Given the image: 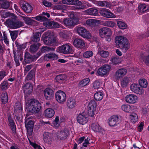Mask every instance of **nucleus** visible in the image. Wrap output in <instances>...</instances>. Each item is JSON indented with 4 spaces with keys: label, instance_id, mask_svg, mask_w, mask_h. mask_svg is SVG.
<instances>
[{
    "label": "nucleus",
    "instance_id": "nucleus-1",
    "mask_svg": "<svg viewBox=\"0 0 149 149\" xmlns=\"http://www.w3.org/2000/svg\"><path fill=\"white\" fill-rule=\"evenodd\" d=\"M25 108L26 112L25 119V127L27 130L28 136H30L33 132L34 122L32 120L33 117L29 115L32 113L38 112L41 109V107L38 101L31 100L26 102Z\"/></svg>",
    "mask_w": 149,
    "mask_h": 149
},
{
    "label": "nucleus",
    "instance_id": "nucleus-2",
    "mask_svg": "<svg viewBox=\"0 0 149 149\" xmlns=\"http://www.w3.org/2000/svg\"><path fill=\"white\" fill-rule=\"evenodd\" d=\"M76 31L79 35L84 38L88 39H91V41H96L97 38L95 37H91V33L88 31L84 28L78 27L76 29Z\"/></svg>",
    "mask_w": 149,
    "mask_h": 149
},
{
    "label": "nucleus",
    "instance_id": "nucleus-3",
    "mask_svg": "<svg viewBox=\"0 0 149 149\" xmlns=\"http://www.w3.org/2000/svg\"><path fill=\"white\" fill-rule=\"evenodd\" d=\"M62 3L64 4H72L75 5V7L77 9H84L86 7V5L82 4L78 0H63Z\"/></svg>",
    "mask_w": 149,
    "mask_h": 149
},
{
    "label": "nucleus",
    "instance_id": "nucleus-4",
    "mask_svg": "<svg viewBox=\"0 0 149 149\" xmlns=\"http://www.w3.org/2000/svg\"><path fill=\"white\" fill-rule=\"evenodd\" d=\"M56 51L57 52L64 54H70L72 52L71 46L69 44H65L58 47L56 49Z\"/></svg>",
    "mask_w": 149,
    "mask_h": 149
},
{
    "label": "nucleus",
    "instance_id": "nucleus-5",
    "mask_svg": "<svg viewBox=\"0 0 149 149\" xmlns=\"http://www.w3.org/2000/svg\"><path fill=\"white\" fill-rule=\"evenodd\" d=\"M70 18L66 19L63 20V22L65 25L67 26H71L78 23L79 19L74 16V15L71 13L70 15Z\"/></svg>",
    "mask_w": 149,
    "mask_h": 149
},
{
    "label": "nucleus",
    "instance_id": "nucleus-6",
    "mask_svg": "<svg viewBox=\"0 0 149 149\" xmlns=\"http://www.w3.org/2000/svg\"><path fill=\"white\" fill-rule=\"evenodd\" d=\"M97 103L94 100H91L88 107V114L89 116L93 117L96 112Z\"/></svg>",
    "mask_w": 149,
    "mask_h": 149
},
{
    "label": "nucleus",
    "instance_id": "nucleus-7",
    "mask_svg": "<svg viewBox=\"0 0 149 149\" xmlns=\"http://www.w3.org/2000/svg\"><path fill=\"white\" fill-rule=\"evenodd\" d=\"M22 89L25 95V105H26V102H28L31 100L37 101L36 100L33 99H30L29 100H28L27 97V95L30 94L33 91V88L31 84L29 83H26L23 86Z\"/></svg>",
    "mask_w": 149,
    "mask_h": 149
},
{
    "label": "nucleus",
    "instance_id": "nucleus-8",
    "mask_svg": "<svg viewBox=\"0 0 149 149\" xmlns=\"http://www.w3.org/2000/svg\"><path fill=\"white\" fill-rule=\"evenodd\" d=\"M55 98L56 101L60 104H63L66 100L65 93L61 91H58L55 93Z\"/></svg>",
    "mask_w": 149,
    "mask_h": 149
},
{
    "label": "nucleus",
    "instance_id": "nucleus-9",
    "mask_svg": "<svg viewBox=\"0 0 149 149\" xmlns=\"http://www.w3.org/2000/svg\"><path fill=\"white\" fill-rule=\"evenodd\" d=\"M124 100L128 103L134 104L138 102L139 99L136 95L130 94L127 95L125 97Z\"/></svg>",
    "mask_w": 149,
    "mask_h": 149
},
{
    "label": "nucleus",
    "instance_id": "nucleus-10",
    "mask_svg": "<svg viewBox=\"0 0 149 149\" xmlns=\"http://www.w3.org/2000/svg\"><path fill=\"white\" fill-rule=\"evenodd\" d=\"M130 89L131 91L136 94L142 95L144 93V90L136 83H133L131 85Z\"/></svg>",
    "mask_w": 149,
    "mask_h": 149
},
{
    "label": "nucleus",
    "instance_id": "nucleus-11",
    "mask_svg": "<svg viewBox=\"0 0 149 149\" xmlns=\"http://www.w3.org/2000/svg\"><path fill=\"white\" fill-rule=\"evenodd\" d=\"M111 69V67L108 65H103L97 71L98 74L100 76H104L107 74Z\"/></svg>",
    "mask_w": 149,
    "mask_h": 149
},
{
    "label": "nucleus",
    "instance_id": "nucleus-12",
    "mask_svg": "<svg viewBox=\"0 0 149 149\" xmlns=\"http://www.w3.org/2000/svg\"><path fill=\"white\" fill-rule=\"evenodd\" d=\"M42 38L44 44L47 45H50L55 41L53 36L48 33H45L43 34Z\"/></svg>",
    "mask_w": 149,
    "mask_h": 149
},
{
    "label": "nucleus",
    "instance_id": "nucleus-13",
    "mask_svg": "<svg viewBox=\"0 0 149 149\" xmlns=\"http://www.w3.org/2000/svg\"><path fill=\"white\" fill-rule=\"evenodd\" d=\"M6 23L9 27L13 29L18 28L23 26V22L20 21L13 22L11 20L8 19Z\"/></svg>",
    "mask_w": 149,
    "mask_h": 149
},
{
    "label": "nucleus",
    "instance_id": "nucleus-14",
    "mask_svg": "<svg viewBox=\"0 0 149 149\" xmlns=\"http://www.w3.org/2000/svg\"><path fill=\"white\" fill-rule=\"evenodd\" d=\"M100 15L105 17L108 18H115L116 16L109 9L106 8H102L100 11Z\"/></svg>",
    "mask_w": 149,
    "mask_h": 149
},
{
    "label": "nucleus",
    "instance_id": "nucleus-15",
    "mask_svg": "<svg viewBox=\"0 0 149 149\" xmlns=\"http://www.w3.org/2000/svg\"><path fill=\"white\" fill-rule=\"evenodd\" d=\"M88 118L87 116L84 113L79 114L77 117L78 122L80 124L84 125L88 122Z\"/></svg>",
    "mask_w": 149,
    "mask_h": 149
},
{
    "label": "nucleus",
    "instance_id": "nucleus-16",
    "mask_svg": "<svg viewBox=\"0 0 149 149\" xmlns=\"http://www.w3.org/2000/svg\"><path fill=\"white\" fill-rule=\"evenodd\" d=\"M127 38L123 36H117L115 38V43L117 47H120L124 42L127 41Z\"/></svg>",
    "mask_w": 149,
    "mask_h": 149
},
{
    "label": "nucleus",
    "instance_id": "nucleus-17",
    "mask_svg": "<svg viewBox=\"0 0 149 149\" xmlns=\"http://www.w3.org/2000/svg\"><path fill=\"white\" fill-rule=\"evenodd\" d=\"M44 94L45 98L47 100L52 99L54 96V92L53 90L49 88H47L44 91Z\"/></svg>",
    "mask_w": 149,
    "mask_h": 149
},
{
    "label": "nucleus",
    "instance_id": "nucleus-18",
    "mask_svg": "<svg viewBox=\"0 0 149 149\" xmlns=\"http://www.w3.org/2000/svg\"><path fill=\"white\" fill-rule=\"evenodd\" d=\"M127 73V70L125 68H121L117 70L115 74V77L119 79L125 75Z\"/></svg>",
    "mask_w": 149,
    "mask_h": 149
},
{
    "label": "nucleus",
    "instance_id": "nucleus-19",
    "mask_svg": "<svg viewBox=\"0 0 149 149\" xmlns=\"http://www.w3.org/2000/svg\"><path fill=\"white\" fill-rule=\"evenodd\" d=\"M108 123L111 127H115L119 124L118 118L116 115L111 116L109 119Z\"/></svg>",
    "mask_w": 149,
    "mask_h": 149
},
{
    "label": "nucleus",
    "instance_id": "nucleus-20",
    "mask_svg": "<svg viewBox=\"0 0 149 149\" xmlns=\"http://www.w3.org/2000/svg\"><path fill=\"white\" fill-rule=\"evenodd\" d=\"M69 135V132L66 129H64L58 132L57 134L58 138L61 140L66 139Z\"/></svg>",
    "mask_w": 149,
    "mask_h": 149
},
{
    "label": "nucleus",
    "instance_id": "nucleus-21",
    "mask_svg": "<svg viewBox=\"0 0 149 149\" xmlns=\"http://www.w3.org/2000/svg\"><path fill=\"white\" fill-rule=\"evenodd\" d=\"M73 44L74 46L78 48H83L85 46L84 41L80 39H75L73 42Z\"/></svg>",
    "mask_w": 149,
    "mask_h": 149
},
{
    "label": "nucleus",
    "instance_id": "nucleus-22",
    "mask_svg": "<svg viewBox=\"0 0 149 149\" xmlns=\"http://www.w3.org/2000/svg\"><path fill=\"white\" fill-rule=\"evenodd\" d=\"M21 6L22 9L25 12L27 13H31L33 10V8L31 6L30 4L25 2L21 3Z\"/></svg>",
    "mask_w": 149,
    "mask_h": 149
},
{
    "label": "nucleus",
    "instance_id": "nucleus-23",
    "mask_svg": "<svg viewBox=\"0 0 149 149\" xmlns=\"http://www.w3.org/2000/svg\"><path fill=\"white\" fill-rule=\"evenodd\" d=\"M149 9V6L144 4H142L138 6V13L140 15H141L143 13L148 11Z\"/></svg>",
    "mask_w": 149,
    "mask_h": 149
},
{
    "label": "nucleus",
    "instance_id": "nucleus-24",
    "mask_svg": "<svg viewBox=\"0 0 149 149\" xmlns=\"http://www.w3.org/2000/svg\"><path fill=\"white\" fill-rule=\"evenodd\" d=\"M86 24L93 27L95 26L97 24H101L100 21L96 19H89L86 20Z\"/></svg>",
    "mask_w": 149,
    "mask_h": 149
},
{
    "label": "nucleus",
    "instance_id": "nucleus-25",
    "mask_svg": "<svg viewBox=\"0 0 149 149\" xmlns=\"http://www.w3.org/2000/svg\"><path fill=\"white\" fill-rule=\"evenodd\" d=\"M58 56L54 53H50L46 54L44 57V59L45 61L49 60H54L58 59Z\"/></svg>",
    "mask_w": 149,
    "mask_h": 149
},
{
    "label": "nucleus",
    "instance_id": "nucleus-26",
    "mask_svg": "<svg viewBox=\"0 0 149 149\" xmlns=\"http://www.w3.org/2000/svg\"><path fill=\"white\" fill-rule=\"evenodd\" d=\"M53 136V134L48 132H45L43 134V140L46 143H49L52 140Z\"/></svg>",
    "mask_w": 149,
    "mask_h": 149
},
{
    "label": "nucleus",
    "instance_id": "nucleus-27",
    "mask_svg": "<svg viewBox=\"0 0 149 149\" xmlns=\"http://www.w3.org/2000/svg\"><path fill=\"white\" fill-rule=\"evenodd\" d=\"M67 106L70 109H72L75 107L76 106L75 100L73 97L69 98L67 102Z\"/></svg>",
    "mask_w": 149,
    "mask_h": 149
},
{
    "label": "nucleus",
    "instance_id": "nucleus-28",
    "mask_svg": "<svg viewBox=\"0 0 149 149\" xmlns=\"http://www.w3.org/2000/svg\"><path fill=\"white\" fill-rule=\"evenodd\" d=\"M112 34V30L109 28L107 27L105 34V38L106 40L110 42L111 39V36Z\"/></svg>",
    "mask_w": 149,
    "mask_h": 149
},
{
    "label": "nucleus",
    "instance_id": "nucleus-29",
    "mask_svg": "<svg viewBox=\"0 0 149 149\" xmlns=\"http://www.w3.org/2000/svg\"><path fill=\"white\" fill-rule=\"evenodd\" d=\"M44 114L45 116L49 118H52L54 115L55 111L54 109L51 108H48L45 111Z\"/></svg>",
    "mask_w": 149,
    "mask_h": 149
},
{
    "label": "nucleus",
    "instance_id": "nucleus-30",
    "mask_svg": "<svg viewBox=\"0 0 149 149\" xmlns=\"http://www.w3.org/2000/svg\"><path fill=\"white\" fill-rule=\"evenodd\" d=\"M15 113L16 115L21 114L22 112V106L21 103L19 102H17L15 104Z\"/></svg>",
    "mask_w": 149,
    "mask_h": 149
},
{
    "label": "nucleus",
    "instance_id": "nucleus-31",
    "mask_svg": "<svg viewBox=\"0 0 149 149\" xmlns=\"http://www.w3.org/2000/svg\"><path fill=\"white\" fill-rule=\"evenodd\" d=\"M90 81V79L88 78L84 79L81 80L79 82L78 87L80 88L88 85Z\"/></svg>",
    "mask_w": 149,
    "mask_h": 149
},
{
    "label": "nucleus",
    "instance_id": "nucleus-32",
    "mask_svg": "<svg viewBox=\"0 0 149 149\" xmlns=\"http://www.w3.org/2000/svg\"><path fill=\"white\" fill-rule=\"evenodd\" d=\"M45 124H49L52 126H53L55 128H58L60 124L58 117H56L55 120L53 121L52 123L51 124L49 122H45Z\"/></svg>",
    "mask_w": 149,
    "mask_h": 149
},
{
    "label": "nucleus",
    "instance_id": "nucleus-33",
    "mask_svg": "<svg viewBox=\"0 0 149 149\" xmlns=\"http://www.w3.org/2000/svg\"><path fill=\"white\" fill-rule=\"evenodd\" d=\"M86 15H96L98 14V11L96 9L89 8L84 12Z\"/></svg>",
    "mask_w": 149,
    "mask_h": 149
},
{
    "label": "nucleus",
    "instance_id": "nucleus-34",
    "mask_svg": "<svg viewBox=\"0 0 149 149\" xmlns=\"http://www.w3.org/2000/svg\"><path fill=\"white\" fill-rule=\"evenodd\" d=\"M91 127L95 132H99L101 130V127L97 122L93 123L91 126Z\"/></svg>",
    "mask_w": 149,
    "mask_h": 149
},
{
    "label": "nucleus",
    "instance_id": "nucleus-35",
    "mask_svg": "<svg viewBox=\"0 0 149 149\" xmlns=\"http://www.w3.org/2000/svg\"><path fill=\"white\" fill-rule=\"evenodd\" d=\"M139 84L142 88H146L148 84V81L146 79L144 78H141L139 80Z\"/></svg>",
    "mask_w": 149,
    "mask_h": 149
},
{
    "label": "nucleus",
    "instance_id": "nucleus-36",
    "mask_svg": "<svg viewBox=\"0 0 149 149\" xmlns=\"http://www.w3.org/2000/svg\"><path fill=\"white\" fill-rule=\"evenodd\" d=\"M129 119L131 122L135 123L138 120V116L135 113H132L130 115Z\"/></svg>",
    "mask_w": 149,
    "mask_h": 149
},
{
    "label": "nucleus",
    "instance_id": "nucleus-37",
    "mask_svg": "<svg viewBox=\"0 0 149 149\" xmlns=\"http://www.w3.org/2000/svg\"><path fill=\"white\" fill-rule=\"evenodd\" d=\"M131 108L130 105L126 104H123L121 107L122 110L126 113H129L130 112Z\"/></svg>",
    "mask_w": 149,
    "mask_h": 149
},
{
    "label": "nucleus",
    "instance_id": "nucleus-38",
    "mask_svg": "<svg viewBox=\"0 0 149 149\" xmlns=\"http://www.w3.org/2000/svg\"><path fill=\"white\" fill-rule=\"evenodd\" d=\"M130 45L128 42L127 40V41L124 42L123 44L120 46L122 50L124 52H126L130 48Z\"/></svg>",
    "mask_w": 149,
    "mask_h": 149
},
{
    "label": "nucleus",
    "instance_id": "nucleus-39",
    "mask_svg": "<svg viewBox=\"0 0 149 149\" xmlns=\"http://www.w3.org/2000/svg\"><path fill=\"white\" fill-rule=\"evenodd\" d=\"M104 95L101 91H98L95 93L94 95V97L97 101H100L103 98Z\"/></svg>",
    "mask_w": 149,
    "mask_h": 149
},
{
    "label": "nucleus",
    "instance_id": "nucleus-40",
    "mask_svg": "<svg viewBox=\"0 0 149 149\" xmlns=\"http://www.w3.org/2000/svg\"><path fill=\"white\" fill-rule=\"evenodd\" d=\"M8 120L9 123V125L10 127L11 130L14 132H15L16 130V126L14 121L10 116L8 117Z\"/></svg>",
    "mask_w": 149,
    "mask_h": 149
},
{
    "label": "nucleus",
    "instance_id": "nucleus-41",
    "mask_svg": "<svg viewBox=\"0 0 149 149\" xmlns=\"http://www.w3.org/2000/svg\"><path fill=\"white\" fill-rule=\"evenodd\" d=\"M41 35V33L39 32L33 33V36L31 38L32 41L34 42L38 41L40 40Z\"/></svg>",
    "mask_w": 149,
    "mask_h": 149
},
{
    "label": "nucleus",
    "instance_id": "nucleus-42",
    "mask_svg": "<svg viewBox=\"0 0 149 149\" xmlns=\"http://www.w3.org/2000/svg\"><path fill=\"white\" fill-rule=\"evenodd\" d=\"M51 50V49L47 47H43L40 51L37 54L36 56V58L38 57L42 54V53L48 52Z\"/></svg>",
    "mask_w": 149,
    "mask_h": 149
},
{
    "label": "nucleus",
    "instance_id": "nucleus-43",
    "mask_svg": "<svg viewBox=\"0 0 149 149\" xmlns=\"http://www.w3.org/2000/svg\"><path fill=\"white\" fill-rule=\"evenodd\" d=\"M99 54L103 58L108 57L109 55V53L108 51H105L104 50H99L97 54Z\"/></svg>",
    "mask_w": 149,
    "mask_h": 149
},
{
    "label": "nucleus",
    "instance_id": "nucleus-44",
    "mask_svg": "<svg viewBox=\"0 0 149 149\" xmlns=\"http://www.w3.org/2000/svg\"><path fill=\"white\" fill-rule=\"evenodd\" d=\"M21 17L23 18V20L27 24L30 25L33 23L36 22V21L28 17L22 16Z\"/></svg>",
    "mask_w": 149,
    "mask_h": 149
},
{
    "label": "nucleus",
    "instance_id": "nucleus-45",
    "mask_svg": "<svg viewBox=\"0 0 149 149\" xmlns=\"http://www.w3.org/2000/svg\"><path fill=\"white\" fill-rule=\"evenodd\" d=\"M117 24L118 27L120 29L124 30L126 29L127 28V25L123 21H118Z\"/></svg>",
    "mask_w": 149,
    "mask_h": 149
},
{
    "label": "nucleus",
    "instance_id": "nucleus-46",
    "mask_svg": "<svg viewBox=\"0 0 149 149\" xmlns=\"http://www.w3.org/2000/svg\"><path fill=\"white\" fill-rule=\"evenodd\" d=\"M102 24L105 26H107L110 27H113L115 25V23L113 22L110 21H106L102 22Z\"/></svg>",
    "mask_w": 149,
    "mask_h": 149
},
{
    "label": "nucleus",
    "instance_id": "nucleus-47",
    "mask_svg": "<svg viewBox=\"0 0 149 149\" xmlns=\"http://www.w3.org/2000/svg\"><path fill=\"white\" fill-rule=\"evenodd\" d=\"M1 99L3 103H6L8 100V97L6 92L2 93L1 95Z\"/></svg>",
    "mask_w": 149,
    "mask_h": 149
},
{
    "label": "nucleus",
    "instance_id": "nucleus-48",
    "mask_svg": "<svg viewBox=\"0 0 149 149\" xmlns=\"http://www.w3.org/2000/svg\"><path fill=\"white\" fill-rule=\"evenodd\" d=\"M97 5L99 6H104L106 5L107 7L110 8V6L109 3H107L105 1H96L95 3Z\"/></svg>",
    "mask_w": 149,
    "mask_h": 149
},
{
    "label": "nucleus",
    "instance_id": "nucleus-49",
    "mask_svg": "<svg viewBox=\"0 0 149 149\" xmlns=\"http://www.w3.org/2000/svg\"><path fill=\"white\" fill-rule=\"evenodd\" d=\"M120 59L118 57H113L111 59V63L114 65H116L120 62Z\"/></svg>",
    "mask_w": 149,
    "mask_h": 149
},
{
    "label": "nucleus",
    "instance_id": "nucleus-50",
    "mask_svg": "<svg viewBox=\"0 0 149 149\" xmlns=\"http://www.w3.org/2000/svg\"><path fill=\"white\" fill-rule=\"evenodd\" d=\"M0 14L2 17L6 18L10 16L12 14L3 10H1L0 12Z\"/></svg>",
    "mask_w": 149,
    "mask_h": 149
},
{
    "label": "nucleus",
    "instance_id": "nucleus-51",
    "mask_svg": "<svg viewBox=\"0 0 149 149\" xmlns=\"http://www.w3.org/2000/svg\"><path fill=\"white\" fill-rule=\"evenodd\" d=\"M0 87L2 90H5L7 89L8 88V82L6 81H3L1 84Z\"/></svg>",
    "mask_w": 149,
    "mask_h": 149
},
{
    "label": "nucleus",
    "instance_id": "nucleus-52",
    "mask_svg": "<svg viewBox=\"0 0 149 149\" xmlns=\"http://www.w3.org/2000/svg\"><path fill=\"white\" fill-rule=\"evenodd\" d=\"M106 29V27H103L99 30V34L101 38H103L105 37V34Z\"/></svg>",
    "mask_w": 149,
    "mask_h": 149
},
{
    "label": "nucleus",
    "instance_id": "nucleus-53",
    "mask_svg": "<svg viewBox=\"0 0 149 149\" xmlns=\"http://www.w3.org/2000/svg\"><path fill=\"white\" fill-rule=\"evenodd\" d=\"M32 18L35 19L36 20L40 22L45 21L47 19L46 17L42 16L41 14L38 16L34 17H32Z\"/></svg>",
    "mask_w": 149,
    "mask_h": 149
},
{
    "label": "nucleus",
    "instance_id": "nucleus-54",
    "mask_svg": "<svg viewBox=\"0 0 149 149\" xmlns=\"http://www.w3.org/2000/svg\"><path fill=\"white\" fill-rule=\"evenodd\" d=\"M130 81V78L128 77H125L121 81V84L123 86H126L129 83Z\"/></svg>",
    "mask_w": 149,
    "mask_h": 149
},
{
    "label": "nucleus",
    "instance_id": "nucleus-55",
    "mask_svg": "<svg viewBox=\"0 0 149 149\" xmlns=\"http://www.w3.org/2000/svg\"><path fill=\"white\" fill-rule=\"evenodd\" d=\"M11 37L13 40H14L17 38L18 32L16 31H11L10 32Z\"/></svg>",
    "mask_w": 149,
    "mask_h": 149
},
{
    "label": "nucleus",
    "instance_id": "nucleus-56",
    "mask_svg": "<svg viewBox=\"0 0 149 149\" xmlns=\"http://www.w3.org/2000/svg\"><path fill=\"white\" fill-rule=\"evenodd\" d=\"M93 55V52L91 51H88L84 52L83 54V56L86 58H89L92 56Z\"/></svg>",
    "mask_w": 149,
    "mask_h": 149
},
{
    "label": "nucleus",
    "instance_id": "nucleus-57",
    "mask_svg": "<svg viewBox=\"0 0 149 149\" xmlns=\"http://www.w3.org/2000/svg\"><path fill=\"white\" fill-rule=\"evenodd\" d=\"M45 21V22L43 23L44 26L48 28H52L53 22H49L48 21V19Z\"/></svg>",
    "mask_w": 149,
    "mask_h": 149
},
{
    "label": "nucleus",
    "instance_id": "nucleus-58",
    "mask_svg": "<svg viewBox=\"0 0 149 149\" xmlns=\"http://www.w3.org/2000/svg\"><path fill=\"white\" fill-rule=\"evenodd\" d=\"M144 125V122H140L138 126L137 129L139 132H141L143 129Z\"/></svg>",
    "mask_w": 149,
    "mask_h": 149
},
{
    "label": "nucleus",
    "instance_id": "nucleus-59",
    "mask_svg": "<svg viewBox=\"0 0 149 149\" xmlns=\"http://www.w3.org/2000/svg\"><path fill=\"white\" fill-rule=\"evenodd\" d=\"M35 77L34 72L33 71H31L28 74L26 78L28 80H31L33 78Z\"/></svg>",
    "mask_w": 149,
    "mask_h": 149
},
{
    "label": "nucleus",
    "instance_id": "nucleus-60",
    "mask_svg": "<svg viewBox=\"0 0 149 149\" xmlns=\"http://www.w3.org/2000/svg\"><path fill=\"white\" fill-rule=\"evenodd\" d=\"M39 46L40 45L39 44H34L31 46L30 47V50L31 51L34 52L38 49Z\"/></svg>",
    "mask_w": 149,
    "mask_h": 149
},
{
    "label": "nucleus",
    "instance_id": "nucleus-61",
    "mask_svg": "<svg viewBox=\"0 0 149 149\" xmlns=\"http://www.w3.org/2000/svg\"><path fill=\"white\" fill-rule=\"evenodd\" d=\"M141 60L147 65L149 66V55L145 57H142Z\"/></svg>",
    "mask_w": 149,
    "mask_h": 149
},
{
    "label": "nucleus",
    "instance_id": "nucleus-62",
    "mask_svg": "<svg viewBox=\"0 0 149 149\" xmlns=\"http://www.w3.org/2000/svg\"><path fill=\"white\" fill-rule=\"evenodd\" d=\"M141 114L143 116H146L148 111V109L146 107H144L141 109Z\"/></svg>",
    "mask_w": 149,
    "mask_h": 149
},
{
    "label": "nucleus",
    "instance_id": "nucleus-63",
    "mask_svg": "<svg viewBox=\"0 0 149 149\" xmlns=\"http://www.w3.org/2000/svg\"><path fill=\"white\" fill-rule=\"evenodd\" d=\"M30 144L35 149H42V148L39 145L37 144L36 143L32 142L29 141Z\"/></svg>",
    "mask_w": 149,
    "mask_h": 149
},
{
    "label": "nucleus",
    "instance_id": "nucleus-64",
    "mask_svg": "<svg viewBox=\"0 0 149 149\" xmlns=\"http://www.w3.org/2000/svg\"><path fill=\"white\" fill-rule=\"evenodd\" d=\"M10 6L9 3L8 1H6L1 4V7L4 9H7Z\"/></svg>",
    "mask_w": 149,
    "mask_h": 149
}]
</instances>
